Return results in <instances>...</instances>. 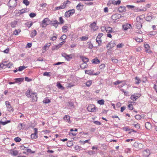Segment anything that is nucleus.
<instances>
[{
	"mask_svg": "<svg viewBox=\"0 0 157 157\" xmlns=\"http://www.w3.org/2000/svg\"><path fill=\"white\" fill-rule=\"evenodd\" d=\"M26 95L28 98H30L33 102H36L37 101V94L35 92H33L30 88H29L25 93Z\"/></svg>",
	"mask_w": 157,
	"mask_h": 157,
	"instance_id": "1",
	"label": "nucleus"
},
{
	"mask_svg": "<svg viewBox=\"0 0 157 157\" xmlns=\"http://www.w3.org/2000/svg\"><path fill=\"white\" fill-rule=\"evenodd\" d=\"M71 3V2L68 0L65 1L60 6L56 7L55 8V10H56L64 9L66 7L67 4H70Z\"/></svg>",
	"mask_w": 157,
	"mask_h": 157,
	"instance_id": "2",
	"label": "nucleus"
},
{
	"mask_svg": "<svg viewBox=\"0 0 157 157\" xmlns=\"http://www.w3.org/2000/svg\"><path fill=\"white\" fill-rule=\"evenodd\" d=\"M50 22L49 19L47 17L45 18L42 21V23L40 24V27L42 28H45L50 24Z\"/></svg>",
	"mask_w": 157,
	"mask_h": 157,
	"instance_id": "3",
	"label": "nucleus"
},
{
	"mask_svg": "<svg viewBox=\"0 0 157 157\" xmlns=\"http://www.w3.org/2000/svg\"><path fill=\"white\" fill-rule=\"evenodd\" d=\"M113 84L116 85H118L117 87L121 90L122 89L121 88L125 85L126 83L124 81H120L118 80L114 82L113 83Z\"/></svg>",
	"mask_w": 157,
	"mask_h": 157,
	"instance_id": "4",
	"label": "nucleus"
},
{
	"mask_svg": "<svg viewBox=\"0 0 157 157\" xmlns=\"http://www.w3.org/2000/svg\"><path fill=\"white\" fill-rule=\"evenodd\" d=\"M5 105L7 111L10 112H12L14 111V108L11 105L10 103L8 101H6L5 102Z\"/></svg>",
	"mask_w": 157,
	"mask_h": 157,
	"instance_id": "5",
	"label": "nucleus"
},
{
	"mask_svg": "<svg viewBox=\"0 0 157 157\" xmlns=\"http://www.w3.org/2000/svg\"><path fill=\"white\" fill-rule=\"evenodd\" d=\"M17 5V0H10L8 3V5L10 8H13Z\"/></svg>",
	"mask_w": 157,
	"mask_h": 157,
	"instance_id": "6",
	"label": "nucleus"
},
{
	"mask_svg": "<svg viewBox=\"0 0 157 157\" xmlns=\"http://www.w3.org/2000/svg\"><path fill=\"white\" fill-rule=\"evenodd\" d=\"M75 10L74 9H72L71 10H69L67 11L65 13V16L67 17H70L71 15H72L75 13Z\"/></svg>",
	"mask_w": 157,
	"mask_h": 157,
	"instance_id": "7",
	"label": "nucleus"
},
{
	"mask_svg": "<svg viewBox=\"0 0 157 157\" xmlns=\"http://www.w3.org/2000/svg\"><path fill=\"white\" fill-rule=\"evenodd\" d=\"M121 0H117V1L115 0H109L107 3V5L109 6L111 4L114 5H119L121 4Z\"/></svg>",
	"mask_w": 157,
	"mask_h": 157,
	"instance_id": "8",
	"label": "nucleus"
},
{
	"mask_svg": "<svg viewBox=\"0 0 157 157\" xmlns=\"http://www.w3.org/2000/svg\"><path fill=\"white\" fill-rule=\"evenodd\" d=\"M141 96L140 94L138 93H134L132 95L130 99L133 101L137 100Z\"/></svg>",
	"mask_w": 157,
	"mask_h": 157,
	"instance_id": "9",
	"label": "nucleus"
},
{
	"mask_svg": "<svg viewBox=\"0 0 157 157\" xmlns=\"http://www.w3.org/2000/svg\"><path fill=\"white\" fill-rule=\"evenodd\" d=\"M96 109V107L94 105L90 104L87 107V110L89 112H94Z\"/></svg>",
	"mask_w": 157,
	"mask_h": 157,
	"instance_id": "10",
	"label": "nucleus"
},
{
	"mask_svg": "<svg viewBox=\"0 0 157 157\" xmlns=\"http://www.w3.org/2000/svg\"><path fill=\"white\" fill-rule=\"evenodd\" d=\"M85 73L90 75H99L100 73L99 71L97 72L94 73V71L91 70H86L85 71Z\"/></svg>",
	"mask_w": 157,
	"mask_h": 157,
	"instance_id": "11",
	"label": "nucleus"
},
{
	"mask_svg": "<svg viewBox=\"0 0 157 157\" xmlns=\"http://www.w3.org/2000/svg\"><path fill=\"white\" fill-rule=\"evenodd\" d=\"M144 15L143 14L141 15L140 16L137 17L136 19V21L143 24L144 22Z\"/></svg>",
	"mask_w": 157,
	"mask_h": 157,
	"instance_id": "12",
	"label": "nucleus"
},
{
	"mask_svg": "<svg viewBox=\"0 0 157 157\" xmlns=\"http://www.w3.org/2000/svg\"><path fill=\"white\" fill-rule=\"evenodd\" d=\"M62 56L64 57L67 61H69L72 58L73 56L72 54L67 55L64 53L62 54Z\"/></svg>",
	"mask_w": 157,
	"mask_h": 157,
	"instance_id": "13",
	"label": "nucleus"
},
{
	"mask_svg": "<svg viewBox=\"0 0 157 157\" xmlns=\"http://www.w3.org/2000/svg\"><path fill=\"white\" fill-rule=\"evenodd\" d=\"M96 25V22H94L90 25V27L91 30L94 31H96L98 29V27Z\"/></svg>",
	"mask_w": 157,
	"mask_h": 157,
	"instance_id": "14",
	"label": "nucleus"
},
{
	"mask_svg": "<svg viewBox=\"0 0 157 157\" xmlns=\"http://www.w3.org/2000/svg\"><path fill=\"white\" fill-rule=\"evenodd\" d=\"M34 133L32 134L31 135V137L32 139H36L38 137L37 136V128H34Z\"/></svg>",
	"mask_w": 157,
	"mask_h": 157,
	"instance_id": "15",
	"label": "nucleus"
},
{
	"mask_svg": "<svg viewBox=\"0 0 157 157\" xmlns=\"http://www.w3.org/2000/svg\"><path fill=\"white\" fill-rule=\"evenodd\" d=\"M150 154V151L148 149L144 150L142 153V155L143 157H148Z\"/></svg>",
	"mask_w": 157,
	"mask_h": 157,
	"instance_id": "16",
	"label": "nucleus"
},
{
	"mask_svg": "<svg viewBox=\"0 0 157 157\" xmlns=\"http://www.w3.org/2000/svg\"><path fill=\"white\" fill-rule=\"evenodd\" d=\"M116 45L113 42H110L106 46V48L108 50H110L115 47Z\"/></svg>",
	"mask_w": 157,
	"mask_h": 157,
	"instance_id": "17",
	"label": "nucleus"
},
{
	"mask_svg": "<svg viewBox=\"0 0 157 157\" xmlns=\"http://www.w3.org/2000/svg\"><path fill=\"white\" fill-rule=\"evenodd\" d=\"M119 12L120 13H122L126 11V7L124 6H121L119 7L118 9Z\"/></svg>",
	"mask_w": 157,
	"mask_h": 157,
	"instance_id": "18",
	"label": "nucleus"
},
{
	"mask_svg": "<svg viewBox=\"0 0 157 157\" xmlns=\"http://www.w3.org/2000/svg\"><path fill=\"white\" fill-rule=\"evenodd\" d=\"M124 130L125 131L128 132V133L129 134H131L133 136V132H136V131L135 130H134L132 129H130L128 128H123Z\"/></svg>",
	"mask_w": 157,
	"mask_h": 157,
	"instance_id": "19",
	"label": "nucleus"
},
{
	"mask_svg": "<svg viewBox=\"0 0 157 157\" xmlns=\"http://www.w3.org/2000/svg\"><path fill=\"white\" fill-rule=\"evenodd\" d=\"M132 27L131 25L129 24H125L122 26L123 29L124 30H127L128 29H130Z\"/></svg>",
	"mask_w": 157,
	"mask_h": 157,
	"instance_id": "20",
	"label": "nucleus"
},
{
	"mask_svg": "<svg viewBox=\"0 0 157 157\" xmlns=\"http://www.w3.org/2000/svg\"><path fill=\"white\" fill-rule=\"evenodd\" d=\"M84 5L81 3H79L76 6V8L77 10L79 11H81L83 9Z\"/></svg>",
	"mask_w": 157,
	"mask_h": 157,
	"instance_id": "21",
	"label": "nucleus"
},
{
	"mask_svg": "<svg viewBox=\"0 0 157 157\" xmlns=\"http://www.w3.org/2000/svg\"><path fill=\"white\" fill-rule=\"evenodd\" d=\"M152 19V13H148L147 16L146 18V20L148 21H150Z\"/></svg>",
	"mask_w": 157,
	"mask_h": 157,
	"instance_id": "22",
	"label": "nucleus"
},
{
	"mask_svg": "<svg viewBox=\"0 0 157 157\" xmlns=\"http://www.w3.org/2000/svg\"><path fill=\"white\" fill-rule=\"evenodd\" d=\"M63 120L68 123H71L70 117L67 115H66L63 117Z\"/></svg>",
	"mask_w": 157,
	"mask_h": 157,
	"instance_id": "23",
	"label": "nucleus"
},
{
	"mask_svg": "<svg viewBox=\"0 0 157 157\" xmlns=\"http://www.w3.org/2000/svg\"><path fill=\"white\" fill-rule=\"evenodd\" d=\"M128 103L129 104L128 105V108L131 110H132L133 109L132 103L134 104L135 102L133 101H129Z\"/></svg>",
	"mask_w": 157,
	"mask_h": 157,
	"instance_id": "24",
	"label": "nucleus"
},
{
	"mask_svg": "<svg viewBox=\"0 0 157 157\" xmlns=\"http://www.w3.org/2000/svg\"><path fill=\"white\" fill-rule=\"evenodd\" d=\"M119 15H120L118 14H115L112 16L111 18L112 19L116 20L119 18Z\"/></svg>",
	"mask_w": 157,
	"mask_h": 157,
	"instance_id": "25",
	"label": "nucleus"
},
{
	"mask_svg": "<svg viewBox=\"0 0 157 157\" xmlns=\"http://www.w3.org/2000/svg\"><path fill=\"white\" fill-rule=\"evenodd\" d=\"M4 118L2 119L0 121V124L2 125H5L10 122V121H4Z\"/></svg>",
	"mask_w": 157,
	"mask_h": 157,
	"instance_id": "26",
	"label": "nucleus"
},
{
	"mask_svg": "<svg viewBox=\"0 0 157 157\" xmlns=\"http://www.w3.org/2000/svg\"><path fill=\"white\" fill-rule=\"evenodd\" d=\"M80 58L82 59V61L84 63H86L89 61V59L86 57H84L82 56H80Z\"/></svg>",
	"mask_w": 157,
	"mask_h": 157,
	"instance_id": "27",
	"label": "nucleus"
},
{
	"mask_svg": "<svg viewBox=\"0 0 157 157\" xmlns=\"http://www.w3.org/2000/svg\"><path fill=\"white\" fill-rule=\"evenodd\" d=\"M17 21H14L12 22L10 24L11 27L12 28H14L17 25Z\"/></svg>",
	"mask_w": 157,
	"mask_h": 157,
	"instance_id": "28",
	"label": "nucleus"
},
{
	"mask_svg": "<svg viewBox=\"0 0 157 157\" xmlns=\"http://www.w3.org/2000/svg\"><path fill=\"white\" fill-rule=\"evenodd\" d=\"M10 153L12 155L16 156L18 154V152L17 151L12 149L10 151Z\"/></svg>",
	"mask_w": 157,
	"mask_h": 157,
	"instance_id": "29",
	"label": "nucleus"
},
{
	"mask_svg": "<svg viewBox=\"0 0 157 157\" xmlns=\"http://www.w3.org/2000/svg\"><path fill=\"white\" fill-rule=\"evenodd\" d=\"M36 31L35 30H33L30 34V36L32 38H33L36 35Z\"/></svg>",
	"mask_w": 157,
	"mask_h": 157,
	"instance_id": "30",
	"label": "nucleus"
},
{
	"mask_svg": "<svg viewBox=\"0 0 157 157\" xmlns=\"http://www.w3.org/2000/svg\"><path fill=\"white\" fill-rule=\"evenodd\" d=\"M92 62L93 63L95 64H99L100 63V61L99 59H98L97 58H95L94 59L92 60Z\"/></svg>",
	"mask_w": 157,
	"mask_h": 157,
	"instance_id": "31",
	"label": "nucleus"
},
{
	"mask_svg": "<svg viewBox=\"0 0 157 157\" xmlns=\"http://www.w3.org/2000/svg\"><path fill=\"white\" fill-rule=\"evenodd\" d=\"M136 27L137 29H140L142 28L143 24L136 21Z\"/></svg>",
	"mask_w": 157,
	"mask_h": 157,
	"instance_id": "32",
	"label": "nucleus"
},
{
	"mask_svg": "<svg viewBox=\"0 0 157 157\" xmlns=\"http://www.w3.org/2000/svg\"><path fill=\"white\" fill-rule=\"evenodd\" d=\"M21 30L20 29H18L17 30L15 29L13 33V35H17L18 33H20Z\"/></svg>",
	"mask_w": 157,
	"mask_h": 157,
	"instance_id": "33",
	"label": "nucleus"
},
{
	"mask_svg": "<svg viewBox=\"0 0 157 157\" xmlns=\"http://www.w3.org/2000/svg\"><path fill=\"white\" fill-rule=\"evenodd\" d=\"M106 31L107 33H114V31L113 30V29L111 27H108L106 28Z\"/></svg>",
	"mask_w": 157,
	"mask_h": 157,
	"instance_id": "34",
	"label": "nucleus"
},
{
	"mask_svg": "<svg viewBox=\"0 0 157 157\" xmlns=\"http://www.w3.org/2000/svg\"><path fill=\"white\" fill-rule=\"evenodd\" d=\"M136 12H141V11H146L147 9L145 7H144L143 9H141L139 8H137L136 9Z\"/></svg>",
	"mask_w": 157,
	"mask_h": 157,
	"instance_id": "35",
	"label": "nucleus"
},
{
	"mask_svg": "<svg viewBox=\"0 0 157 157\" xmlns=\"http://www.w3.org/2000/svg\"><path fill=\"white\" fill-rule=\"evenodd\" d=\"M135 83L136 84H139L141 81V80L138 77H136L135 78Z\"/></svg>",
	"mask_w": 157,
	"mask_h": 157,
	"instance_id": "36",
	"label": "nucleus"
},
{
	"mask_svg": "<svg viewBox=\"0 0 157 157\" xmlns=\"http://www.w3.org/2000/svg\"><path fill=\"white\" fill-rule=\"evenodd\" d=\"M33 25V22L32 21H29L25 24V25L29 28H30Z\"/></svg>",
	"mask_w": 157,
	"mask_h": 157,
	"instance_id": "37",
	"label": "nucleus"
},
{
	"mask_svg": "<svg viewBox=\"0 0 157 157\" xmlns=\"http://www.w3.org/2000/svg\"><path fill=\"white\" fill-rule=\"evenodd\" d=\"M68 28V27L67 26H63L62 28V31L64 33L66 32L67 31Z\"/></svg>",
	"mask_w": 157,
	"mask_h": 157,
	"instance_id": "38",
	"label": "nucleus"
},
{
	"mask_svg": "<svg viewBox=\"0 0 157 157\" xmlns=\"http://www.w3.org/2000/svg\"><path fill=\"white\" fill-rule=\"evenodd\" d=\"M50 102V100L47 98H45L43 101V103L45 104L49 103Z\"/></svg>",
	"mask_w": 157,
	"mask_h": 157,
	"instance_id": "39",
	"label": "nucleus"
},
{
	"mask_svg": "<svg viewBox=\"0 0 157 157\" xmlns=\"http://www.w3.org/2000/svg\"><path fill=\"white\" fill-rule=\"evenodd\" d=\"M80 67L82 69H84L87 67L88 65L86 63H84L82 64Z\"/></svg>",
	"mask_w": 157,
	"mask_h": 157,
	"instance_id": "40",
	"label": "nucleus"
},
{
	"mask_svg": "<svg viewBox=\"0 0 157 157\" xmlns=\"http://www.w3.org/2000/svg\"><path fill=\"white\" fill-rule=\"evenodd\" d=\"M92 83V82L91 80H89L87 81L86 83V86L88 87L90 86Z\"/></svg>",
	"mask_w": 157,
	"mask_h": 157,
	"instance_id": "41",
	"label": "nucleus"
},
{
	"mask_svg": "<svg viewBox=\"0 0 157 157\" xmlns=\"http://www.w3.org/2000/svg\"><path fill=\"white\" fill-rule=\"evenodd\" d=\"M59 24V22L56 20H55V21H52V25L53 26H54L56 27H57V25Z\"/></svg>",
	"mask_w": 157,
	"mask_h": 157,
	"instance_id": "42",
	"label": "nucleus"
},
{
	"mask_svg": "<svg viewBox=\"0 0 157 157\" xmlns=\"http://www.w3.org/2000/svg\"><path fill=\"white\" fill-rule=\"evenodd\" d=\"M23 80V78H16L15 79V82H22Z\"/></svg>",
	"mask_w": 157,
	"mask_h": 157,
	"instance_id": "43",
	"label": "nucleus"
},
{
	"mask_svg": "<svg viewBox=\"0 0 157 157\" xmlns=\"http://www.w3.org/2000/svg\"><path fill=\"white\" fill-rule=\"evenodd\" d=\"M57 86L60 89L62 90H64V88L62 86L59 82L57 83Z\"/></svg>",
	"mask_w": 157,
	"mask_h": 157,
	"instance_id": "44",
	"label": "nucleus"
},
{
	"mask_svg": "<svg viewBox=\"0 0 157 157\" xmlns=\"http://www.w3.org/2000/svg\"><path fill=\"white\" fill-rule=\"evenodd\" d=\"M20 12L21 14H23L27 12V9L26 8L20 10Z\"/></svg>",
	"mask_w": 157,
	"mask_h": 157,
	"instance_id": "45",
	"label": "nucleus"
},
{
	"mask_svg": "<svg viewBox=\"0 0 157 157\" xmlns=\"http://www.w3.org/2000/svg\"><path fill=\"white\" fill-rule=\"evenodd\" d=\"M59 24H63L64 22V21L62 17H60L59 18Z\"/></svg>",
	"mask_w": 157,
	"mask_h": 157,
	"instance_id": "46",
	"label": "nucleus"
},
{
	"mask_svg": "<svg viewBox=\"0 0 157 157\" xmlns=\"http://www.w3.org/2000/svg\"><path fill=\"white\" fill-rule=\"evenodd\" d=\"M13 65V64L11 63H8V64H6V68L8 67V68H11V66Z\"/></svg>",
	"mask_w": 157,
	"mask_h": 157,
	"instance_id": "47",
	"label": "nucleus"
},
{
	"mask_svg": "<svg viewBox=\"0 0 157 157\" xmlns=\"http://www.w3.org/2000/svg\"><path fill=\"white\" fill-rule=\"evenodd\" d=\"M103 34L102 33H99L98 34V35L97 36L96 39L101 40V37L103 36Z\"/></svg>",
	"mask_w": 157,
	"mask_h": 157,
	"instance_id": "48",
	"label": "nucleus"
},
{
	"mask_svg": "<svg viewBox=\"0 0 157 157\" xmlns=\"http://www.w3.org/2000/svg\"><path fill=\"white\" fill-rule=\"evenodd\" d=\"M23 2L26 6L29 5V2L28 0H23Z\"/></svg>",
	"mask_w": 157,
	"mask_h": 157,
	"instance_id": "49",
	"label": "nucleus"
},
{
	"mask_svg": "<svg viewBox=\"0 0 157 157\" xmlns=\"http://www.w3.org/2000/svg\"><path fill=\"white\" fill-rule=\"evenodd\" d=\"M96 41L98 44V46H99L101 45V40L96 39Z\"/></svg>",
	"mask_w": 157,
	"mask_h": 157,
	"instance_id": "50",
	"label": "nucleus"
},
{
	"mask_svg": "<svg viewBox=\"0 0 157 157\" xmlns=\"http://www.w3.org/2000/svg\"><path fill=\"white\" fill-rule=\"evenodd\" d=\"M124 46V44L123 43H120L117 44V48H122Z\"/></svg>",
	"mask_w": 157,
	"mask_h": 157,
	"instance_id": "51",
	"label": "nucleus"
},
{
	"mask_svg": "<svg viewBox=\"0 0 157 157\" xmlns=\"http://www.w3.org/2000/svg\"><path fill=\"white\" fill-rule=\"evenodd\" d=\"M151 127V124L148 122H147L145 124V128H150Z\"/></svg>",
	"mask_w": 157,
	"mask_h": 157,
	"instance_id": "52",
	"label": "nucleus"
},
{
	"mask_svg": "<svg viewBox=\"0 0 157 157\" xmlns=\"http://www.w3.org/2000/svg\"><path fill=\"white\" fill-rule=\"evenodd\" d=\"M135 118L136 119V120H139L141 119L142 118V117H141V116H140V115H139V114L136 115L135 116Z\"/></svg>",
	"mask_w": 157,
	"mask_h": 157,
	"instance_id": "53",
	"label": "nucleus"
},
{
	"mask_svg": "<svg viewBox=\"0 0 157 157\" xmlns=\"http://www.w3.org/2000/svg\"><path fill=\"white\" fill-rule=\"evenodd\" d=\"M105 101L101 99L98 101V103L100 105H104Z\"/></svg>",
	"mask_w": 157,
	"mask_h": 157,
	"instance_id": "54",
	"label": "nucleus"
},
{
	"mask_svg": "<svg viewBox=\"0 0 157 157\" xmlns=\"http://www.w3.org/2000/svg\"><path fill=\"white\" fill-rule=\"evenodd\" d=\"M65 42V41H63L61 42H60L59 44L57 45L56 46L57 48H59Z\"/></svg>",
	"mask_w": 157,
	"mask_h": 157,
	"instance_id": "55",
	"label": "nucleus"
},
{
	"mask_svg": "<svg viewBox=\"0 0 157 157\" xmlns=\"http://www.w3.org/2000/svg\"><path fill=\"white\" fill-rule=\"evenodd\" d=\"M51 45L50 43H47L45 44V45L44 46V49H46L49 48V47Z\"/></svg>",
	"mask_w": 157,
	"mask_h": 157,
	"instance_id": "56",
	"label": "nucleus"
},
{
	"mask_svg": "<svg viewBox=\"0 0 157 157\" xmlns=\"http://www.w3.org/2000/svg\"><path fill=\"white\" fill-rule=\"evenodd\" d=\"M26 68V67L25 66H20L19 67L18 70L19 71H21L22 70L25 69Z\"/></svg>",
	"mask_w": 157,
	"mask_h": 157,
	"instance_id": "57",
	"label": "nucleus"
},
{
	"mask_svg": "<svg viewBox=\"0 0 157 157\" xmlns=\"http://www.w3.org/2000/svg\"><path fill=\"white\" fill-rule=\"evenodd\" d=\"M88 153L90 155H92L95 154L96 152L94 151H88Z\"/></svg>",
	"mask_w": 157,
	"mask_h": 157,
	"instance_id": "58",
	"label": "nucleus"
},
{
	"mask_svg": "<svg viewBox=\"0 0 157 157\" xmlns=\"http://www.w3.org/2000/svg\"><path fill=\"white\" fill-rule=\"evenodd\" d=\"M121 90L124 93V94L126 96H127L128 95V93L127 91H125L124 89H121Z\"/></svg>",
	"mask_w": 157,
	"mask_h": 157,
	"instance_id": "59",
	"label": "nucleus"
},
{
	"mask_svg": "<svg viewBox=\"0 0 157 157\" xmlns=\"http://www.w3.org/2000/svg\"><path fill=\"white\" fill-rule=\"evenodd\" d=\"M26 151L30 153L33 154L35 153V151H32L30 149H27Z\"/></svg>",
	"mask_w": 157,
	"mask_h": 157,
	"instance_id": "60",
	"label": "nucleus"
},
{
	"mask_svg": "<svg viewBox=\"0 0 157 157\" xmlns=\"http://www.w3.org/2000/svg\"><path fill=\"white\" fill-rule=\"evenodd\" d=\"M135 39L137 42H141L143 41V40L142 38H140L138 37L135 38Z\"/></svg>",
	"mask_w": 157,
	"mask_h": 157,
	"instance_id": "61",
	"label": "nucleus"
},
{
	"mask_svg": "<svg viewBox=\"0 0 157 157\" xmlns=\"http://www.w3.org/2000/svg\"><path fill=\"white\" fill-rule=\"evenodd\" d=\"M67 38L65 34L63 35L60 38V39L62 40H64Z\"/></svg>",
	"mask_w": 157,
	"mask_h": 157,
	"instance_id": "62",
	"label": "nucleus"
},
{
	"mask_svg": "<svg viewBox=\"0 0 157 157\" xmlns=\"http://www.w3.org/2000/svg\"><path fill=\"white\" fill-rule=\"evenodd\" d=\"M144 146L143 144L141 143H139L138 148L139 149H142L144 147Z\"/></svg>",
	"mask_w": 157,
	"mask_h": 157,
	"instance_id": "63",
	"label": "nucleus"
},
{
	"mask_svg": "<svg viewBox=\"0 0 157 157\" xmlns=\"http://www.w3.org/2000/svg\"><path fill=\"white\" fill-rule=\"evenodd\" d=\"M88 48L90 49H92L93 47L92 44L90 42H88Z\"/></svg>",
	"mask_w": 157,
	"mask_h": 157,
	"instance_id": "64",
	"label": "nucleus"
}]
</instances>
